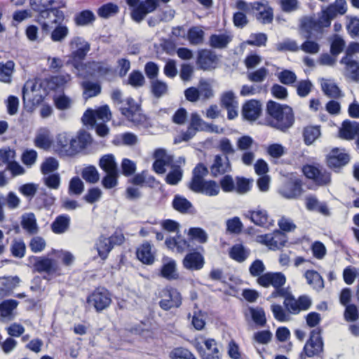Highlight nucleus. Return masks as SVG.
I'll return each instance as SVG.
<instances>
[{"mask_svg": "<svg viewBox=\"0 0 359 359\" xmlns=\"http://www.w3.org/2000/svg\"><path fill=\"white\" fill-rule=\"evenodd\" d=\"M257 283L265 288L270 286L273 287L274 290L270 294L271 298L285 296L290 288L284 287L286 283V277L282 272H266L257 278Z\"/></svg>", "mask_w": 359, "mask_h": 359, "instance_id": "nucleus-2", "label": "nucleus"}, {"mask_svg": "<svg viewBox=\"0 0 359 359\" xmlns=\"http://www.w3.org/2000/svg\"><path fill=\"white\" fill-rule=\"evenodd\" d=\"M168 3L170 0H161ZM130 11V18L136 23H140L145 17L153 13L158 6V0H126Z\"/></svg>", "mask_w": 359, "mask_h": 359, "instance_id": "nucleus-3", "label": "nucleus"}, {"mask_svg": "<svg viewBox=\"0 0 359 359\" xmlns=\"http://www.w3.org/2000/svg\"><path fill=\"white\" fill-rule=\"evenodd\" d=\"M54 0H49L47 3L43 0H30V6L32 8L39 13V22L48 20L51 17H54V22H60L65 19L64 13L57 8H52Z\"/></svg>", "mask_w": 359, "mask_h": 359, "instance_id": "nucleus-6", "label": "nucleus"}, {"mask_svg": "<svg viewBox=\"0 0 359 359\" xmlns=\"http://www.w3.org/2000/svg\"><path fill=\"white\" fill-rule=\"evenodd\" d=\"M331 22L323 12L318 17L304 16L300 20L299 32L302 36L306 39L312 37V32L322 33L324 28L329 27Z\"/></svg>", "mask_w": 359, "mask_h": 359, "instance_id": "nucleus-4", "label": "nucleus"}, {"mask_svg": "<svg viewBox=\"0 0 359 359\" xmlns=\"http://www.w3.org/2000/svg\"><path fill=\"white\" fill-rule=\"evenodd\" d=\"M319 126H307L304 128L302 135L306 145H311L320 136Z\"/></svg>", "mask_w": 359, "mask_h": 359, "instance_id": "nucleus-40", "label": "nucleus"}, {"mask_svg": "<svg viewBox=\"0 0 359 359\" xmlns=\"http://www.w3.org/2000/svg\"><path fill=\"white\" fill-rule=\"evenodd\" d=\"M192 191L208 196H215L219 193V187L214 180H204L199 185L190 189Z\"/></svg>", "mask_w": 359, "mask_h": 359, "instance_id": "nucleus-24", "label": "nucleus"}, {"mask_svg": "<svg viewBox=\"0 0 359 359\" xmlns=\"http://www.w3.org/2000/svg\"><path fill=\"white\" fill-rule=\"evenodd\" d=\"M149 317H151V319H153V316H144L143 319L140 320V324L133 325L126 330L135 334H141L144 331H149L151 328V319Z\"/></svg>", "mask_w": 359, "mask_h": 359, "instance_id": "nucleus-54", "label": "nucleus"}, {"mask_svg": "<svg viewBox=\"0 0 359 359\" xmlns=\"http://www.w3.org/2000/svg\"><path fill=\"white\" fill-rule=\"evenodd\" d=\"M170 359H197L188 348L183 346L173 348L168 353Z\"/></svg>", "mask_w": 359, "mask_h": 359, "instance_id": "nucleus-50", "label": "nucleus"}, {"mask_svg": "<svg viewBox=\"0 0 359 359\" xmlns=\"http://www.w3.org/2000/svg\"><path fill=\"white\" fill-rule=\"evenodd\" d=\"M34 145L40 149H48L50 147L52 141L49 135V131L45 128L40 129L35 138Z\"/></svg>", "mask_w": 359, "mask_h": 359, "instance_id": "nucleus-43", "label": "nucleus"}, {"mask_svg": "<svg viewBox=\"0 0 359 359\" xmlns=\"http://www.w3.org/2000/svg\"><path fill=\"white\" fill-rule=\"evenodd\" d=\"M347 11V4L345 0H335L330 4L323 13L329 18L330 21L337 17L338 15H344Z\"/></svg>", "mask_w": 359, "mask_h": 359, "instance_id": "nucleus-26", "label": "nucleus"}, {"mask_svg": "<svg viewBox=\"0 0 359 359\" xmlns=\"http://www.w3.org/2000/svg\"><path fill=\"white\" fill-rule=\"evenodd\" d=\"M71 79V76L68 74L56 75L51 76L48 81L50 88L56 90L64 86Z\"/></svg>", "mask_w": 359, "mask_h": 359, "instance_id": "nucleus-55", "label": "nucleus"}, {"mask_svg": "<svg viewBox=\"0 0 359 359\" xmlns=\"http://www.w3.org/2000/svg\"><path fill=\"white\" fill-rule=\"evenodd\" d=\"M265 124L282 133H287L294 123V114L292 107L273 100H269L266 107Z\"/></svg>", "mask_w": 359, "mask_h": 359, "instance_id": "nucleus-1", "label": "nucleus"}, {"mask_svg": "<svg viewBox=\"0 0 359 359\" xmlns=\"http://www.w3.org/2000/svg\"><path fill=\"white\" fill-rule=\"evenodd\" d=\"M204 264L203 255L196 251L187 253L182 260L184 268L189 271H199L203 269Z\"/></svg>", "mask_w": 359, "mask_h": 359, "instance_id": "nucleus-21", "label": "nucleus"}, {"mask_svg": "<svg viewBox=\"0 0 359 359\" xmlns=\"http://www.w3.org/2000/svg\"><path fill=\"white\" fill-rule=\"evenodd\" d=\"M137 259L145 264H151L154 262V254L151 251V245L148 242L142 244L136 251Z\"/></svg>", "mask_w": 359, "mask_h": 359, "instance_id": "nucleus-30", "label": "nucleus"}, {"mask_svg": "<svg viewBox=\"0 0 359 359\" xmlns=\"http://www.w3.org/2000/svg\"><path fill=\"white\" fill-rule=\"evenodd\" d=\"M41 87V83L39 80L27 81L22 90L23 102L39 104L43 99L40 93Z\"/></svg>", "mask_w": 359, "mask_h": 359, "instance_id": "nucleus-13", "label": "nucleus"}, {"mask_svg": "<svg viewBox=\"0 0 359 359\" xmlns=\"http://www.w3.org/2000/svg\"><path fill=\"white\" fill-rule=\"evenodd\" d=\"M340 64L344 65L348 76L354 81H359V62L353 58L341 57Z\"/></svg>", "mask_w": 359, "mask_h": 359, "instance_id": "nucleus-29", "label": "nucleus"}, {"mask_svg": "<svg viewBox=\"0 0 359 359\" xmlns=\"http://www.w3.org/2000/svg\"><path fill=\"white\" fill-rule=\"evenodd\" d=\"M330 53L333 56L339 55L344 51L346 42L344 39L339 34H334L330 40Z\"/></svg>", "mask_w": 359, "mask_h": 359, "instance_id": "nucleus-51", "label": "nucleus"}, {"mask_svg": "<svg viewBox=\"0 0 359 359\" xmlns=\"http://www.w3.org/2000/svg\"><path fill=\"white\" fill-rule=\"evenodd\" d=\"M171 168L165 180L170 185H177L182 179L183 170L180 165H172Z\"/></svg>", "mask_w": 359, "mask_h": 359, "instance_id": "nucleus-53", "label": "nucleus"}, {"mask_svg": "<svg viewBox=\"0 0 359 359\" xmlns=\"http://www.w3.org/2000/svg\"><path fill=\"white\" fill-rule=\"evenodd\" d=\"M15 63L12 60L0 62V81L10 83L14 72Z\"/></svg>", "mask_w": 359, "mask_h": 359, "instance_id": "nucleus-44", "label": "nucleus"}, {"mask_svg": "<svg viewBox=\"0 0 359 359\" xmlns=\"http://www.w3.org/2000/svg\"><path fill=\"white\" fill-rule=\"evenodd\" d=\"M321 89L323 93L328 97L337 99L343 96L341 90L338 86L332 81L323 79Z\"/></svg>", "mask_w": 359, "mask_h": 359, "instance_id": "nucleus-37", "label": "nucleus"}, {"mask_svg": "<svg viewBox=\"0 0 359 359\" xmlns=\"http://www.w3.org/2000/svg\"><path fill=\"white\" fill-rule=\"evenodd\" d=\"M249 255L250 251L242 244L233 245L229 250V257L239 263L245 262Z\"/></svg>", "mask_w": 359, "mask_h": 359, "instance_id": "nucleus-39", "label": "nucleus"}, {"mask_svg": "<svg viewBox=\"0 0 359 359\" xmlns=\"http://www.w3.org/2000/svg\"><path fill=\"white\" fill-rule=\"evenodd\" d=\"M267 39V35L264 33H252L250 35L245 43L257 47L265 46Z\"/></svg>", "mask_w": 359, "mask_h": 359, "instance_id": "nucleus-59", "label": "nucleus"}, {"mask_svg": "<svg viewBox=\"0 0 359 359\" xmlns=\"http://www.w3.org/2000/svg\"><path fill=\"white\" fill-rule=\"evenodd\" d=\"M359 133V123L346 120L340 129V135L346 140H352Z\"/></svg>", "mask_w": 359, "mask_h": 359, "instance_id": "nucleus-31", "label": "nucleus"}, {"mask_svg": "<svg viewBox=\"0 0 359 359\" xmlns=\"http://www.w3.org/2000/svg\"><path fill=\"white\" fill-rule=\"evenodd\" d=\"M29 261L32 262L34 270L38 273L45 272L48 274L57 273L60 271V267L57 262L53 259L46 257H29Z\"/></svg>", "mask_w": 359, "mask_h": 359, "instance_id": "nucleus-14", "label": "nucleus"}, {"mask_svg": "<svg viewBox=\"0 0 359 359\" xmlns=\"http://www.w3.org/2000/svg\"><path fill=\"white\" fill-rule=\"evenodd\" d=\"M198 88L199 90V95L202 97V100H208L214 96V92L210 83L205 79L199 81Z\"/></svg>", "mask_w": 359, "mask_h": 359, "instance_id": "nucleus-61", "label": "nucleus"}, {"mask_svg": "<svg viewBox=\"0 0 359 359\" xmlns=\"http://www.w3.org/2000/svg\"><path fill=\"white\" fill-rule=\"evenodd\" d=\"M286 293L285 296L281 297L284 299L283 304L287 311L298 313L310 309L312 300L309 296L303 294L298 298H295L290 288Z\"/></svg>", "mask_w": 359, "mask_h": 359, "instance_id": "nucleus-8", "label": "nucleus"}, {"mask_svg": "<svg viewBox=\"0 0 359 359\" xmlns=\"http://www.w3.org/2000/svg\"><path fill=\"white\" fill-rule=\"evenodd\" d=\"M188 236L192 240H196L200 243L207 242L208 236L205 230L200 227H191L188 231Z\"/></svg>", "mask_w": 359, "mask_h": 359, "instance_id": "nucleus-60", "label": "nucleus"}, {"mask_svg": "<svg viewBox=\"0 0 359 359\" xmlns=\"http://www.w3.org/2000/svg\"><path fill=\"white\" fill-rule=\"evenodd\" d=\"M110 72V67L102 62L88 61L75 64L74 72L79 77L103 76L107 75Z\"/></svg>", "mask_w": 359, "mask_h": 359, "instance_id": "nucleus-7", "label": "nucleus"}, {"mask_svg": "<svg viewBox=\"0 0 359 359\" xmlns=\"http://www.w3.org/2000/svg\"><path fill=\"white\" fill-rule=\"evenodd\" d=\"M217 60V56L213 50L202 49L198 51L196 64L198 69L206 71L214 69Z\"/></svg>", "mask_w": 359, "mask_h": 359, "instance_id": "nucleus-18", "label": "nucleus"}, {"mask_svg": "<svg viewBox=\"0 0 359 359\" xmlns=\"http://www.w3.org/2000/svg\"><path fill=\"white\" fill-rule=\"evenodd\" d=\"M304 276L307 283L316 290H322L324 287V282L322 276L314 270H307Z\"/></svg>", "mask_w": 359, "mask_h": 359, "instance_id": "nucleus-42", "label": "nucleus"}, {"mask_svg": "<svg viewBox=\"0 0 359 359\" xmlns=\"http://www.w3.org/2000/svg\"><path fill=\"white\" fill-rule=\"evenodd\" d=\"M204 31L199 27H191L187 32V39L192 46L201 44L204 39Z\"/></svg>", "mask_w": 359, "mask_h": 359, "instance_id": "nucleus-46", "label": "nucleus"}, {"mask_svg": "<svg viewBox=\"0 0 359 359\" xmlns=\"http://www.w3.org/2000/svg\"><path fill=\"white\" fill-rule=\"evenodd\" d=\"M161 275L168 280H177L179 278V273L177 271V264L174 259H168L164 263L161 269Z\"/></svg>", "mask_w": 359, "mask_h": 359, "instance_id": "nucleus-36", "label": "nucleus"}, {"mask_svg": "<svg viewBox=\"0 0 359 359\" xmlns=\"http://www.w3.org/2000/svg\"><path fill=\"white\" fill-rule=\"evenodd\" d=\"M245 216L257 226L264 227L269 224V215L266 210L257 208L255 210H250Z\"/></svg>", "mask_w": 359, "mask_h": 359, "instance_id": "nucleus-27", "label": "nucleus"}, {"mask_svg": "<svg viewBox=\"0 0 359 359\" xmlns=\"http://www.w3.org/2000/svg\"><path fill=\"white\" fill-rule=\"evenodd\" d=\"M279 81L284 85L293 86L297 81V76L293 71L283 69L277 74Z\"/></svg>", "mask_w": 359, "mask_h": 359, "instance_id": "nucleus-58", "label": "nucleus"}, {"mask_svg": "<svg viewBox=\"0 0 359 359\" xmlns=\"http://www.w3.org/2000/svg\"><path fill=\"white\" fill-rule=\"evenodd\" d=\"M350 160L349 155L345 152L344 149L333 148L327 156V165L334 169L340 168L346 165Z\"/></svg>", "mask_w": 359, "mask_h": 359, "instance_id": "nucleus-19", "label": "nucleus"}, {"mask_svg": "<svg viewBox=\"0 0 359 359\" xmlns=\"http://www.w3.org/2000/svg\"><path fill=\"white\" fill-rule=\"evenodd\" d=\"M62 20L60 22H54V17L41 22L42 32L45 34H50V39L54 42L62 41L69 34L68 27L62 25Z\"/></svg>", "mask_w": 359, "mask_h": 359, "instance_id": "nucleus-9", "label": "nucleus"}, {"mask_svg": "<svg viewBox=\"0 0 359 359\" xmlns=\"http://www.w3.org/2000/svg\"><path fill=\"white\" fill-rule=\"evenodd\" d=\"M10 252L15 258L22 259L26 253V245L22 238H14L10 245Z\"/></svg>", "mask_w": 359, "mask_h": 359, "instance_id": "nucleus-48", "label": "nucleus"}, {"mask_svg": "<svg viewBox=\"0 0 359 359\" xmlns=\"http://www.w3.org/2000/svg\"><path fill=\"white\" fill-rule=\"evenodd\" d=\"M258 238L259 242L266 245L271 250H276L284 247L287 242L286 234L280 231L261 235Z\"/></svg>", "mask_w": 359, "mask_h": 359, "instance_id": "nucleus-15", "label": "nucleus"}, {"mask_svg": "<svg viewBox=\"0 0 359 359\" xmlns=\"http://www.w3.org/2000/svg\"><path fill=\"white\" fill-rule=\"evenodd\" d=\"M231 170V165L229 156H222L220 154L215 156L214 161L210 166V172L212 177L224 175Z\"/></svg>", "mask_w": 359, "mask_h": 359, "instance_id": "nucleus-22", "label": "nucleus"}, {"mask_svg": "<svg viewBox=\"0 0 359 359\" xmlns=\"http://www.w3.org/2000/svg\"><path fill=\"white\" fill-rule=\"evenodd\" d=\"M118 11L119 8L116 4L112 2H109L99 7L97 11V13L100 18L107 19L116 15Z\"/></svg>", "mask_w": 359, "mask_h": 359, "instance_id": "nucleus-49", "label": "nucleus"}, {"mask_svg": "<svg viewBox=\"0 0 359 359\" xmlns=\"http://www.w3.org/2000/svg\"><path fill=\"white\" fill-rule=\"evenodd\" d=\"M100 168L105 172H119L115 157L111 154L103 155L99 160Z\"/></svg>", "mask_w": 359, "mask_h": 359, "instance_id": "nucleus-34", "label": "nucleus"}, {"mask_svg": "<svg viewBox=\"0 0 359 359\" xmlns=\"http://www.w3.org/2000/svg\"><path fill=\"white\" fill-rule=\"evenodd\" d=\"M302 170L307 178L313 180L318 185H325L330 182V173L323 168L306 165Z\"/></svg>", "mask_w": 359, "mask_h": 359, "instance_id": "nucleus-16", "label": "nucleus"}, {"mask_svg": "<svg viewBox=\"0 0 359 359\" xmlns=\"http://www.w3.org/2000/svg\"><path fill=\"white\" fill-rule=\"evenodd\" d=\"M75 44L76 49L72 53V60L67 62L75 69L76 63H83L82 61L90 50V44L81 37H75L71 41V45Z\"/></svg>", "mask_w": 359, "mask_h": 359, "instance_id": "nucleus-17", "label": "nucleus"}, {"mask_svg": "<svg viewBox=\"0 0 359 359\" xmlns=\"http://www.w3.org/2000/svg\"><path fill=\"white\" fill-rule=\"evenodd\" d=\"M82 178L90 184H95L100 180V174L94 165H88L85 167L81 171Z\"/></svg>", "mask_w": 359, "mask_h": 359, "instance_id": "nucleus-52", "label": "nucleus"}, {"mask_svg": "<svg viewBox=\"0 0 359 359\" xmlns=\"http://www.w3.org/2000/svg\"><path fill=\"white\" fill-rule=\"evenodd\" d=\"M74 20L77 26H87L95 20V15L90 10H83L74 15Z\"/></svg>", "mask_w": 359, "mask_h": 359, "instance_id": "nucleus-45", "label": "nucleus"}, {"mask_svg": "<svg viewBox=\"0 0 359 359\" xmlns=\"http://www.w3.org/2000/svg\"><path fill=\"white\" fill-rule=\"evenodd\" d=\"M83 190L84 184L78 176L71 178L68 187V194L69 195L79 196L83 193Z\"/></svg>", "mask_w": 359, "mask_h": 359, "instance_id": "nucleus-56", "label": "nucleus"}, {"mask_svg": "<svg viewBox=\"0 0 359 359\" xmlns=\"http://www.w3.org/2000/svg\"><path fill=\"white\" fill-rule=\"evenodd\" d=\"M172 205L175 210L182 214L189 212V210L193 208L191 203L180 195L174 196Z\"/></svg>", "mask_w": 359, "mask_h": 359, "instance_id": "nucleus-47", "label": "nucleus"}, {"mask_svg": "<svg viewBox=\"0 0 359 359\" xmlns=\"http://www.w3.org/2000/svg\"><path fill=\"white\" fill-rule=\"evenodd\" d=\"M59 167L58 161L53 157L46 158L41 165V172L43 175L53 173Z\"/></svg>", "mask_w": 359, "mask_h": 359, "instance_id": "nucleus-63", "label": "nucleus"}, {"mask_svg": "<svg viewBox=\"0 0 359 359\" xmlns=\"http://www.w3.org/2000/svg\"><path fill=\"white\" fill-rule=\"evenodd\" d=\"M83 88V96L88 99L98 95L101 93V85L98 82L85 81L81 83Z\"/></svg>", "mask_w": 359, "mask_h": 359, "instance_id": "nucleus-38", "label": "nucleus"}, {"mask_svg": "<svg viewBox=\"0 0 359 359\" xmlns=\"http://www.w3.org/2000/svg\"><path fill=\"white\" fill-rule=\"evenodd\" d=\"M95 247L97 251L98 255L102 259H105L108 257L109 253L112 250V245L110 241L103 236H101L95 242Z\"/></svg>", "mask_w": 359, "mask_h": 359, "instance_id": "nucleus-41", "label": "nucleus"}, {"mask_svg": "<svg viewBox=\"0 0 359 359\" xmlns=\"http://www.w3.org/2000/svg\"><path fill=\"white\" fill-rule=\"evenodd\" d=\"M70 217L67 214L57 216L50 225L51 230L56 234L66 232L70 226Z\"/></svg>", "mask_w": 359, "mask_h": 359, "instance_id": "nucleus-28", "label": "nucleus"}, {"mask_svg": "<svg viewBox=\"0 0 359 359\" xmlns=\"http://www.w3.org/2000/svg\"><path fill=\"white\" fill-rule=\"evenodd\" d=\"M232 39L229 34H214L209 38V45L214 48L223 49L227 47Z\"/></svg>", "mask_w": 359, "mask_h": 359, "instance_id": "nucleus-32", "label": "nucleus"}, {"mask_svg": "<svg viewBox=\"0 0 359 359\" xmlns=\"http://www.w3.org/2000/svg\"><path fill=\"white\" fill-rule=\"evenodd\" d=\"M89 306H93L97 312L107 308L111 302L109 292L104 287L96 288L87 299Z\"/></svg>", "mask_w": 359, "mask_h": 359, "instance_id": "nucleus-12", "label": "nucleus"}, {"mask_svg": "<svg viewBox=\"0 0 359 359\" xmlns=\"http://www.w3.org/2000/svg\"><path fill=\"white\" fill-rule=\"evenodd\" d=\"M256 18L262 24H269L273 19V8L266 2V6L262 11H260L257 15Z\"/></svg>", "mask_w": 359, "mask_h": 359, "instance_id": "nucleus-62", "label": "nucleus"}, {"mask_svg": "<svg viewBox=\"0 0 359 359\" xmlns=\"http://www.w3.org/2000/svg\"><path fill=\"white\" fill-rule=\"evenodd\" d=\"M126 107H121V114L127 119L136 126L142 125L146 121V116L141 111V108L134 99L128 97L126 100Z\"/></svg>", "mask_w": 359, "mask_h": 359, "instance_id": "nucleus-11", "label": "nucleus"}, {"mask_svg": "<svg viewBox=\"0 0 359 359\" xmlns=\"http://www.w3.org/2000/svg\"><path fill=\"white\" fill-rule=\"evenodd\" d=\"M262 112L261 103L255 100H251L246 102L242 108V115L244 119L249 121L257 120Z\"/></svg>", "mask_w": 359, "mask_h": 359, "instance_id": "nucleus-23", "label": "nucleus"}, {"mask_svg": "<svg viewBox=\"0 0 359 359\" xmlns=\"http://www.w3.org/2000/svg\"><path fill=\"white\" fill-rule=\"evenodd\" d=\"M20 224L22 228L29 235L38 233L39 228L37 224L35 215L32 212H26L22 215Z\"/></svg>", "mask_w": 359, "mask_h": 359, "instance_id": "nucleus-25", "label": "nucleus"}, {"mask_svg": "<svg viewBox=\"0 0 359 359\" xmlns=\"http://www.w3.org/2000/svg\"><path fill=\"white\" fill-rule=\"evenodd\" d=\"M300 180H290L285 182L279 189V194L285 198L294 199L302 194V187Z\"/></svg>", "mask_w": 359, "mask_h": 359, "instance_id": "nucleus-20", "label": "nucleus"}, {"mask_svg": "<svg viewBox=\"0 0 359 359\" xmlns=\"http://www.w3.org/2000/svg\"><path fill=\"white\" fill-rule=\"evenodd\" d=\"M235 190L239 194H245L251 189V181L243 177H236Z\"/></svg>", "mask_w": 359, "mask_h": 359, "instance_id": "nucleus-64", "label": "nucleus"}, {"mask_svg": "<svg viewBox=\"0 0 359 359\" xmlns=\"http://www.w3.org/2000/svg\"><path fill=\"white\" fill-rule=\"evenodd\" d=\"M169 87L166 82L156 79L150 81V93L156 99H160L168 94Z\"/></svg>", "mask_w": 359, "mask_h": 359, "instance_id": "nucleus-33", "label": "nucleus"}, {"mask_svg": "<svg viewBox=\"0 0 359 359\" xmlns=\"http://www.w3.org/2000/svg\"><path fill=\"white\" fill-rule=\"evenodd\" d=\"M208 174V168L202 163H198L192 171L191 180L189 184V189L196 185H199L204 181V177Z\"/></svg>", "mask_w": 359, "mask_h": 359, "instance_id": "nucleus-35", "label": "nucleus"}, {"mask_svg": "<svg viewBox=\"0 0 359 359\" xmlns=\"http://www.w3.org/2000/svg\"><path fill=\"white\" fill-rule=\"evenodd\" d=\"M158 297L161 298L159 306L165 311L179 307L182 304V297L180 292L171 287H166L160 290Z\"/></svg>", "mask_w": 359, "mask_h": 359, "instance_id": "nucleus-10", "label": "nucleus"}, {"mask_svg": "<svg viewBox=\"0 0 359 359\" xmlns=\"http://www.w3.org/2000/svg\"><path fill=\"white\" fill-rule=\"evenodd\" d=\"M127 83L132 87L138 88L144 86L145 79L140 71L133 70L129 74Z\"/></svg>", "mask_w": 359, "mask_h": 359, "instance_id": "nucleus-57", "label": "nucleus"}, {"mask_svg": "<svg viewBox=\"0 0 359 359\" xmlns=\"http://www.w3.org/2000/svg\"><path fill=\"white\" fill-rule=\"evenodd\" d=\"M321 332L322 329L320 327H316L310 332L309 337L306 341L303 350L299 353V359L319 356L323 352L324 342Z\"/></svg>", "mask_w": 359, "mask_h": 359, "instance_id": "nucleus-5", "label": "nucleus"}]
</instances>
